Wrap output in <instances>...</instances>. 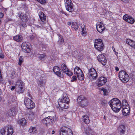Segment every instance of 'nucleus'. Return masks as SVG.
<instances>
[{"label":"nucleus","instance_id":"nucleus-1","mask_svg":"<svg viewBox=\"0 0 135 135\" xmlns=\"http://www.w3.org/2000/svg\"><path fill=\"white\" fill-rule=\"evenodd\" d=\"M108 103L112 109L115 112H119L122 108L121 102L116 98L111 99Z\"/></svg>","mask_w":135,"mask_h":135},{"label":"nucleus","instance_id":"nucleus-2","mask_svg":"<svg viewBox=\"0 0 135 135\" xmlns=\"http://www.w3.org/2000/svg\"><path fill=\"white\" fill-rule=\"evenodd\" d=\"M24 84L23 82L20 80H18L16 82L15 86H12L11 89L13 90L16 88V91L18 94L23 93L24 91Z\"/></svg>","mask_w":135,"mask_h":135},{"label":"nucleus","instance_id":"nucleus-3","mask_svg":"<svg viewBox=\"0 0 135 135\" xmlns=\"http://www.w3.org/2000/svg\"><path fill=\"white\" fill-rule=\"evenodd\" d=\"M65 95L61 98H60L58 100V103L59 106L61 108L67 109L68 108L69 99Z\"/></svg>","mask_w":135,"mask_h":135},{"label":"nucleus","instance_id":"nucleus-4","mask_svg":"<svg viewBox=\"0 0 135 135\" xmlns=\"http://www.w3.org/2000/svg\"><path fill=\"white\" fill-rule=\"evenodd\" d=\"M13 132V129L11 125L6 126L1 130L2 135H12Z\"/></svg>","mask_w":135,"mask_h":135},{"label":"nucleus","instance_id":"nucleus-5","mask_svg":"<svg viewBox=\"0 0 135 135\" xmlns=\"http://www.w3.org/2000/svg\"><path fill=\"white\" fill-rule=\"evenodd\" d=\"M119 77L123 83H126L129 80V78L127 73L125 71L121 70L119 73Z\"/></svg>","mask_w":135,"mask_h":135},{"label":"nucleus","instance_id":"nucleus-6","mask_svg":"<svg viewBox=\"0 0 135 135\" xmlns=\"http://www.w3.org/2000/svg\"><path fill=\"white\" fill-rule=\"evenodd\" d=\"M94 46L96 49L100 51L103 49V45L101 39H96L94 42Z\"/></svg>","mask_w":135,"mask_h":135},{"label":"nucleus","instance_id":"nucleus-7","mask_svg":"<svg viewBox=\"0 0 135 135\" xmlns=\"http://www.w3.org/2000/svg\"><path fill=\"white\" fill-rule=\"evenodd\" d=\"M60 135H73L71 130L66 127H62L60 129Z\"/></svg>","mask_w":135,"mask_h":135},{"label":"nucleus","instance_id":"nucleus-8","mask_svg":"<svg viewBox=\"0 0 135 135\" xmlns=\"http://www.w3.org/2000/svg\"><path fill=\"white\" fill-rule=\"evenodd\" d=\"M25 104L26 107L29 109H32L35 107V103L32 100L27 98L24 99Z\"/></svg>","mask_w":135,"mask_h":135},{"label":"nucleus","instance_id":"nucleus-9","mask_svg":"<svg viewBox=\"0 0 135 135\" xmlns=\"http://www.w3.org/2000/svg\"><path fill=\"white\" fill-rule=\"evenodd\" d=\"M89 73L87 74V76L89 78H92L93 79L97 78V73L93 68H91L89 70Z\"/></svg>","mask_w":135,"mask_h":135},{"label":"nucleus","instance_id":"nucleus-10","mask_svg":"<svg viewBox=\"0 0 135 135\" xmlns=\"http://www.w3.org/2000/svg\"><path fill=\"white\" fill-rule=\"evenodd\" d=\"M65 6L67 10L70 12L73 11V4L71 0H65Z\"/></svg>","mask_w":135,"mask_h":135},{"label":"nucleus","instance_id":"nucleus-11","mask_svg":"<svg viewBox=\"0 0 135 135\" xmlns=\"http://www.w3.org/2000/svg\"><path fill=\"white\" fill-rule=\"evenodd\" d=\"M55 119V118L54 117L49 116L47 117L44 118L42 122L44 124H51L54 121Z\"/></svg>","mask_w":135,"mask_h":135},{"label":"nucleus","instance_id":"nucleus-12","mask_svg":"<svg viewBox=\"0 0 135 135\" xmlns=\"http://www.w3.org/2000/svg\"><path fill=\"white\" fill-rule=\"evenodd\" d=\"M123 19L126 21L131 24H133L135 22L134 19L132 17L127 14L123 16Z\"/></svg>","mask_w":135,"mask_h":135},{"label":"nucleus","instance_id":"nucleus-13","mask_svg":"<svg viewBox=\"0 0 135 135\" xmlns=\"http://www.w3.org/2000/svg\"><path fill=\"white\" fill-rule=\"evenodd\" d=\"M105 27L103 24L100 22H98L97 24V29L98 31L102 33L105 30Z\"/></svg>","mask_w":135,"mask_h":135},{"label":"nucleus","instance_id":"nucleus-14","mask_svg":"<svg viewBox=\"0 0 135 135\" xmlns=\"http://www.w3.org/2000/svg\"><path fill=\"white\" fill-rule=\"evenodd\" d=\"M98 81L97 85L98 86H100L105 84L107 81V79L104 77L101 76L98 79Z\"/></svg>","mask_w":135,"mask_h":135},{"label":"nucleus","instance_id":"nucleus-15","mask_svg":"<svg viewBox=\"0 0 135 135\" xmlns=\"http://www.w3.org/2000/svg\"><path fill=\"white\" fill-rule=\"evenodd\" d=\"M97 59L103 65H105L106 64L107 60L103 55L99 54L97 57Z\"/></svg>","mask_w":135,"mask_h":135},{"label":"nucleus","instance_id":"nucleus-16","mask_svg":"<svg viewBox=\"0 0 135 135\" xmlns=\"http://www.w3.org/2000/svg\"><path fill=\"white\" fill-rule=\"evenodd\" d=\"M17 110L15 108H12L8 111L7 114L11 117L15 115L17 113Z\"/></svg>","mask_w":135,"mask_h":135},{"label":"nucleus","instance_id":"nucleus-17","mask_svg":"<svg viewBox=\"0 0 135 135\" xmlns=\"http://www.w3.org/2000/svg\"><path fill=\"white\" fill-rule=\"evenodd\" d=\"M21 48L23 51L27 53H29L30 51V48L26 43L23 42Z\"/></svg>","mask_w":135,"mask_h":135},{"label":"nucleus","instance_id":"nucleus-18","mask_svg":"<svg viewBox=\"0 0 135 135\" xmlns=\"http://www.w3.org/2000/svg\"><path fill=\"white\" fill-rule=\"evenodd\" d=\"M19 17L23 22H26L28 20L29 18L28 16L26 14H23L21 13L20 16Z\"/></svg>","mask_w":135,"mask_h":135},{"label":"nucleus","instance_id":"nucleus-19","mask_svg":"<svg viewBox=\"0 0 135 135\" xmlns=\"http://www.w3.org/2000/svg\"><path fill=\"white\" fill-rule=\"evenodd\" d=\"M53 71L54 73L58 76L61 77L62 75L61 74V72L60 71L59 68L57 66L54 67Z\"/></svg>","mask_w":135,"mask_h":135},{"label":"nucleus","instance_id":"nucleus-20","mask_svg":"<svg viewBox=\"0 0 135 135\" xmlns=\"http://www.w3.org/2000/svg\"><path fill=\"white\" fill-rule=\"evenodd\" d=\"M84 133L86 135H95L94 132L89 127L86 128Z\"/></svg>","mask_w":135,"mask_h":135},{"label":"nucleus","instance_id":"nucleus-21","mask_svg":"<svg viewBox=\"0 0 135 135\" xmlns=\"http://www.w3.org/2000/svg\"><path fill=\"white\" fill-rule=\"evenodd\" d=\"M126 43L133 48L135 49V42L129 39L126 40Z\"/></svg>","mask_w":135,"mask_h":135},{"label":"nucleus","instance_id":"nucleus-22","mask_svg":"<svg viewBox=\"0 0 135 135\" xmlns=\"http://www.w3.org/2000/svg\"><path fill=\"white\" fill-rule=\"evenodd\" d=\"M125 126L123 125H120L118 128V131L120 134H123L125 132Z\"/></svg>","mask_w":135,"mask_h":135},{"label":"nucleus","instance_id":"nucleus-23","mask_svg":"<svg viewBox=\"0 0 135 135\" xmlns=\"http://www.w3.org/2000/svg\"><path fill=\"white\" fill-rule=\"evenodd\" d=\"M23 37L21 35H17L13 37V39L18 42H21L23 40Z\"/></svg>","mask_w":135,"mask_h":135},{"label":"nucleus","instance_id":"nucleus-24","mask_svg":"<svg viewBox=\"0 0 135 135\" xmlns=\"http://www.w3.org/2000/svg\"><path fill=\"white\" fill-rule=\"evenodd\" d=\"M37 83L39 86H43L45 85V81L44 79L42 78H40V79L37 82Z\"/></svg>","mask_w":135,"mask_h":135},{"label":"nucleus","instance_id":"nucleus-25","mask_svg":"<svg viewBox=\"0 0 135 135\" xmlns=\"http://www.w3.org/2000/svg\"><path fill=\"white\" fill-rule=\"evenodd\" d=\"M38 15L41 20L44 22L45 21L46 19V17L44 14L42 12L40 11L39 12Z\"/></svg>","mask_w":135,"mask_h":135},{"label":"nucleus","instance_id":"nucleus-26","mask_svg":"<svg viewBox=\"0 0 135 135\" xmlns=\"http://www.w3.org/2000/svg\"><path fill=\"white\" fill-rule=\"evenodd\" d=\"M82 120L83 122L86 124H88L90 122L89 117L86 115L82 116Z\"/></svg>","mask_w":135,"mask_h":135},{"label":"nucleus","instance_id":"nucleus-27","mask_svg":"<svg viewBox=\"0 0 135 135\" xmlns=\"http://www.w3.org/2000/svg\"><path fill=\"white\" fill-rule=\"evenodd\" d=\"M122 111L123 115H124L126 116L128 115L130 113L129 107H127V108L122 110Z\"/></svg>","mask_w":135,"mask_h":135},{"label":"nucleus","instance_id":"nucleus-28","mask_svg":"<svg viewBox=\"0 0 135 135\" xmlns=\"http://www.w3.org/2000/svg\"><path fill=\"white\" fill-rule=\"evenodd\" d=\"M78 79L80 80H83L84 78V76L82 72L78 73V74L76 75Z\"/></svg>","mask_w":135,"mask_h":135},{"label":"nucleus","instance_id":"nucleus-29","mask_svg":"<svg viewBox=\"0 0 135 135\" xmlns=\"http://www.w3.org/2000/svg\"><path fill=\"white\" fill-rule=\"evenodd\" d=\"M29 132L30 133L34 134L37 133V131L36 127H31L29 129Z\"/></svg>","mask_w":135,"mask_h":135},{"label":"nucleus","instance_id":"nucleus-30","mask_svg":"<svg viewBox=\"0 0 135 135\" xmlns=\"http://www.w3.org/2000/svg\"><path fill=\"white\" fill-rule=\"evenodd\" d=\"M27 115L30 120H32L34 118L35 114L33 112H30L29 113L27 114Z\"/></svg>","mask_w":135,"mask_h":135},{"label":"nucleus","instance_id":"nucleus-31","mask_svg":"<svg viewBox=\"0 0 135 135\" xmlns=\"http://www.w3.org/2000/svg\"><path fill=\"white\" fill-rule=\"evenodd\" d=\"M79 25L76 22H74L72 23L71 28L73 29L76 30L78 28Z\"/></svg>","mask_w":135,"mask_h":135},{"label":"nucleus","instance_id":"nucleus-32","mask_svg":"<svg viewBox=\"0 0 135 135\" xmlns=\"http://www.w3.org/2000/svg\"><path fill=\"white\" fill-rule=\"evenodd\" d=\"M88 103L86 99L84 100L79 103V105L82 107H84L88 105Z\"/></svg>","mask_w":135,"mask_h":135},{"label":"nucleus","instance_id":"nucleus-33","mask_svg":"<svg viewBox=\"0 0 135 135\" xmlns=\"http://www.w3.org/2000/svg\"><path fill=\"white\" fill-rule=\"evenodd\" d=\"M59 40L57 42V44L60 45L61 44L64 42V40L63 37L60 35H58Z\"/></svg>","mask_w":135,"mask_h":135},{"label":"nucleus","instance_id":"nucleus-34","mask_svg":"<svg viewBox=\"0 0 135 135\" xmlns=\"http://www.w3.org/2000/svg\"><path fill=\"white\" fill-rule=\"evenodd\" d=\"M18 123L22 126H24L26 124V121L24 118H22L19 120L18 121Z\"/></svg>","mask_w":135,"mask_h":135},{"label":"nucleus","instance_id":"nucleus-35","mask_svg":"<svg viewBox=\"0 0 135 135\" xmlns=\"http://www.w3.org/2000/svg\"><path fill=\"white\" fill-rule=\"evenodd\" d=\"M82 72V70L78 67L76 66L74 70V74L76 75L78 74V73H81Z\"/></svg>","mask_w":135,"mask_h":135},{"label":"nucleus","instance_id":"nucleus-36","mask_svg":"<svg viewBox=\"0 0 135 135\" xmlns=\"http://www.w3.org/2000/svg\"><path fill=\"white\" fill-rule=\"evenodd\" d=\"M61 68L62 70L65 73H66V71H67L68 70V68H67L65 64H61Z\"/></svg>","mask_w":135,"mask_h":135},{"label":"nucleus","instance_id":"nucleus-37","mask_svg":"<svg viewBox=\"0 0 135 135\" xmlns=\"http://www.w3.org/2000/svg\"><path fill=\"white\" fill-rule=\"evenodd\" d=\"M21 30H23L27 26L26 22H21L20 25Z\"/></svg>","mask_w":135,"mask_h":135},{"label":"nucleus","instance_id":"nucleus-38","mask_svg":"<svg viewBox=\"0 0 135 135\" xmlns=\"http://www.w3.org/2000/svg\"><path fill=\"white\" fill-rule=\"evenodd\" d=\"M86 99L83 96L81 95L77 99L78 101H79V102H80Z\"/></svg>","mask_w":135,"mask_h":135},{"label":"nucleus","instance_id":"nucleus-39","mask_svg":"<svg viewBox=\"0 0 135 135\" xmlns=\"http://www.w3.org/2000/svg\"><path fill=\"white\" fill-rule=\"evenodd\" d=\"M82 30L81 34L84 36H86L87 35V33L86 31L85 28L84 27L82 28Z\"/></svg>","mask_w":135,"mask_h":135},{"label":"nucleus","instance_id":"nucleus-40","mask_svg":"<svg viewBox=\"0 0 135 135\" xmlns=\"http://www.w3.org/2000/svg\"><path fill=\"white\" fill-rule=\"evenodd\" d=\"M45 56L46 55L45 54H39L38 55V57L41 60L44 59Z\"/></svg>","mask_w":135,"mask_h":135},{"label":"nucleus","instance_id":"nucleus-41","mask_svg":"<svg viewBox=\"0 0 135 135\" xmlns=\"http://www.w3.org/2000/svg\"><path fill=\"white\" fill-rule=\"evenodd\" d=\"M23 58L22 56H20L19 59V61L18 63V64L20 65L21 66V64L23 62Z\"/></svg>","mask_w":135,"mask_h":135},{"label":"nucleus","instance_id":"nucleus-42","mask_svg":"<svg viewBox=\"0 0 135 135\" xmlns=\"http://www.w3.org/2000/svg\"><path fill=\"white\" fill-rule=\"evenodd\" d=\"M122 105H129L127 101L126 100H123L122 102Z\"/></svg>","mask_w":135,"mask_h":135},{"label":"nucleus","instance_id":"nucleus-43","mask_svg":"<svg viewBox=\"0 0 135 135\" xmlns=\"http://www.w3.org/2000/svg\"><path fill=\"white\" fill-rule=\"evenodd\" d=\"M65 73L69 76H71L73 74V73L70 71H69L68 69L67 71H66V72Z\"/></svg>","mask_w":135,"mask_h":135},{"label":"nucleus","instance_id":"nucleus-44","mask_svg":"<svg viewBox=\"0 0 135 135\" xmlns=\"http://www.w3.org/2000/svg\"><path fill=\"white\" fill-rule=\"evenodd\" d=\"M101 104L102 105L105 106L107 104L106 101L105 100H102L101 101Z\"/></svg>","mask_w":135,"mask_h":135},{"label":"nucleus","instance_id":"nucleus-45","mask_svg":"<svg viewBox=\"0 0 135 135\" xmlns=\"http://www.w3.org/2000/svg\"><path fill=\"white\" fill-rule=\"evenodd\" d=\"M38 1L41 4H44L46 2L45 0H38Z\"/></svg>","mask_w":135,"mask_h":135},{"label":"nucleus","instance_id":"nucleus-46","mask_svg":"<svg viewBox=\"0 0 135 135\" xmlns=\"http://www.w3.org/2000/svg\"><path fill=\"white\" fill-rule=\"evenodd\" d=\"M101 90L102 91H103L104 92V95H106V93H107V90L106 89H105L104 88H102L101 89Z\"/></svg>","mask_w":135,"mask_h":135},{"label":"nucleus","instance_id":"nucleus-47","mask_svg":"<svg viewBox=\"0 0 135 135\" xmlns=\"http://www.w3.org/2000/svg\"><path fill=\"white\" fill-rule=\"evenodd\" d=\"M77 80V78L76 76H73L72 77V79L71 80V82L74 81H75Z\"/></svg>","mask_w":135,"mask_h":135},{"label":"nucleus","instance_id":"nucleus-48","mask_svg":"<svg viewBox=\"0 0 135 135\" xmlns=\"http://www.w3.org/2000/svg\"><path fill=\"white\" fill-rule=\"evenodd\" d=\"M129 107V105H122V110L123 109H125L127 108V107Z\"/></svg>","mask_w":135,"mask_h":135},{"label":"nucleus","instance_id":"nucleus-49","mask_svg":"<svg viewBox=\"0 0 135 135\" xmlns=\"http://www.w3.org/2000/svg\"><path fill=\"white\" fill-rule=\"evenodd\" d=\"M4 55L1 53H0V58L2 59L4 58Z\"/></svg>","mask_w":135,"mask_h":135},{"label":"nucleus","instance_id":"nucleus-50","mask_svg":"<svg viewBox=\"0 0 135 135\" xmlns=\"http://www.w3.org/2000/svg\"><path fill=\"white\" fill-rule=\"evenodd\" d=\"M3 16V14L2 13L0 12V18H2Z\"/></svg>","mask_w":135,"mask_h":135},{"label":"nucleus","instance_id":"nucleus-51","mask_svg":"<svg viewBox=\"0 0 135 135\" xmlns=\"http://www.w3.org/2000/svg\"><path fill=\"white\" fill-rule=\"evenodd\" d=\"M115 69L117 71H119V68L117 67H116L115 68Z\"/></svg>","mask_w":135,"mask_h":135},{"label":"nucleus","instance_id":"nucleus-52","mask_svg":"<svg viewBox=\"0 0 135 135\" xmlns=\"http://www.w3.org/2000/svg\"><path fill=\"white\" fill-rule=\"evenodd\" d=\"M68 25H70L71 24L72 25V23L71 22H68Z\"/></svg>","mask_w":135,"mask_h":135},{"label":"nucleus","instance_id":"nucleus-53","mask_svg":"<svg viewBox=\"0 0 135 135\" xmlns=\"http://www.w3.org/2000/svg\"><path fill=\"white\" fill-rule=\"evenodd\" d=\"M131 78L133 79H134V80H135V76H134V77H133V76H132L131 77Z\"/></svg>","mask_w":135,"mask_h":135},{"label":"nucleus","instance_id":"nucleus-54","mask_svg":"<svg viewBox=\"0 0 135 135\" xmlns=\"http://www.w3.org/2000/svg\"><path fill=\"white\" fill-rule=\"evenodd\" d=\"M2 93V91L1 89H0V94H1Z\"/></svg>","mask_w":135,"mask_h":135},{"label":"nucleus","instance_id":"nucleus-55","mask_svg":"<svg viewBox=\"0 0 135 135\" xmlns=\"http://www.w3.org/2000/svg\"><path fill=\"white\" fill-rule=\"evenodd\" d=\"M54 133H55V131H52V134H54Z\"/></svg>","mask_w":135,"mask_h":135},{"label":"nucleus","instance_id":"nucleus-56","mask_svg":"<svg viewBox=\"0 0 135 135\" xmlns=\"http://www.w3.org/2000/svg\"><path fill=\"white\" fill-rule=\"evenodd\" d=\"M2 100V98L1 97H0V102L1 101V100Z\"/></svg>","mask_w":135,"mask_h":135},{"label":"nucleus","instance_id":"nucleus-57","mask_svg":"<svg viewBox=\"0 0 135 135\" xmlns=\"http://www.w3.org/2000/svg\"><path fill=\"white\" fill-rule=\"evenodd\" d=\"M36 26L37 28L40 27V26L38 25H37Z\"/></svg>","mask_w":135,"mask_h":135},{"label":"nucleus","instance_id":"nucleus-58","mask_svg":"<svg viewBox=\"0 0 135 135\" xmlns=\"http://www.w3.org/2000/svg\"><path fill=\"white\" fill-rule=\"evenodd\" d=\"M115 53L116 55H117V54H118V53L116 52H115Z\"/></svg>","mask_w":135,"mask_h":135},{"label":"nucleus","instance_id":"nucleus-59","mask_svg":"<svg viewBox=\"0 0 135 135\" xmlns=\"http://www.w3.org/2000/svg\"><path fill=\"white\" fill-rule=\"evenodd\" d=\"M104 119H105V116H104Z\"/></svg>","mask_w":135,"mask_h":135},{"label":"nucleus","instance_id":"nucleus-60","mask_svg":"<svg viewBox=\"0 0 135 135\" xmlns=\"http://www.w3.org/2000/svg\"><path fill=\"white\" fill-rule=\"evenodd\" d=\"M12 78H13V77H12Z\"/></svg>","mask_w":135,"mask_h":135},{"label":"nucleus","instance_id":"nucleus-61","mask_svg":"<svg viewBox=\"0 0 135 135\" xmlns=\"http://www.w3.org/2000/svg\"><path fill=\"white\" fill-rule=\"evenodd\" d=\"M37 1H38V0H36Z\"/></svg>","mask_w":135,"mask_h":135}]
</instances>
